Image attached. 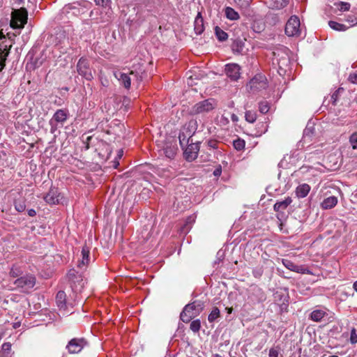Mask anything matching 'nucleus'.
I'll use <instances>...</instances> for the list:
<instances>
[{
  "label": "nucleus",
  "mask_w": 357,
  "mask_h": 357,
  "mask_svg": "<svg viewBox=\"0 0 357 357\" xmlns=\"http://www.w3.org/2000/svg\"><path fill=\"white\" fill-rule=\"evenodd\" d=\"M353 287L354 289H355V291L357 292V281H356L354 284H353Z\"/></svg>",
  "instance_id": "774afa93"
},
{
  "label": "nucleus",
  "mask_w": 357,
  "mask_h": 357,
  "mask_svg": "<svg viewBox=\"0 0 357 357\" xmlns=\"http://www.w3.org/2000/svg\"><path fill=\"white\" fill-rule=\"evenodd\" d=\"M86 8V5L83 7H80V4L74 3L73 5H69L68 8L73 11L74 15H79L82 14L85 12L84 8Z\"/></svg>",
  "instance_id": "473e14b6"
},
{
  "label": "nucleus",
  "mask_w": 357,
  "mask_h": 357,
  "mask_svg": "<svg viewBox=\"0 0 357 357\" xmlns=\"http://www.w3.org/2000/svg\"><path fill=\"white\" fill-rule=\"evenodd\" d=\"M32 64L33 66V68H37L40 66L42 61H39L38 59H36Z\"/></svg>",
  "instance_id": "0e129e2a"
},
{
  "label": "nucleus",
  "mask_w": 357,
  "mask_h": 357,
  "mask_svg": "<svg viewBox=\"0 0 357 357\" xmlns=\"http://www.w3.org/2000/svg\"><path fill=\"white\" fill-rule=\"evenodd\" d=\"M178 151L176 142L174 144H167L163 149L164 154L168 158H174Z\"/></svg>",
  "instance_id": "4be33fe9"
},
{
  "label": "nucleus",
  "mask_w": 357,
  "mask_h": 357,
  "mask_svg": "<svg viewBox=\"0 0 357 357\" xmlns=\"http://www.w3.org/2000/svg\"><path fill=\"white\" fill-rule=\"evenodd\" d=\"M20 271L16 268H12L10 271V275L13 278H16L19 275Z\"/></svg>",
  "instance_id": "bf43d9fd"
},
{
  "label": "nucleus",
  "mask_w": 357,
  "mask_h": 357,
  "mask_svg": "<svg viewBox=\"0 0 357 357\" xmlns=\"http://www.w3.org/2000/svg\"><path fill=\"white\" fill-rule=\"evenodd\" d=\"M231 120L234 121V122H236L238 121V116L236 115V114H232L231 115Z\"/></svg>",
  "instance_id": "338daca9"
},
{
  "label": "nucleus",
  "mask_w": 357,
  "mask_h": 357,
  "mask_svg": "<svg viewBox=\"0 0 357 357\" xmlns=\"http://www.w3.org/2000/svg\"><path fill=\"white\" fill-rule=\"evenodd\" d=\"M96 3L102 7H107L111 2V0H94Z\"/></svg>",
  "instance_id": "864d4df0"
},
{
  "label": "nucleus",
  "mask_w": 357,
  "mask_h": 357,
  "mask_svg": "<svg viewBox=\"0 0 357 357\" xmlns=\"http://www.w3.org/2000/svg\"><path fill=\"white\" fill-rule=\"evenodd\" d=\"M300 20L298 17L291 16L285 26V33L288 36H296L300 33Z\"/></svg>",
  "instance_id": "1a4fd4ad"
},
{
  "label": "nucleus",
  "mask_w": 357,
  "mask_h": 357,
  "mask_svg": "<svg viewBox=\"0 0 357 357\" xmlns=\"http://www.w3.org/2000/svg\"><path fill=\"white\" fill-rule=\"evenodd\" d=\"M215 34L220 42L225 41L228 38V34L218 26L215 27Z\"/></svg>",
  "instance_id": "2f4dec72"
},
{
  "label": "nucleus",
  "mask_w": 357,
  "mask_h": 357,
  "mask_svg": "<svg viewBox=\"0 0 357 357\" xmlns=\"http://www.w3.org/2000/svg\"><path fill=\"white\" fill-rule=\"evenodd\" d=\"M337 7L341 11H347L350 9L351 5L348 2L340 1L337 4Z\"/></svg>",
  "instance_id": "8fccbe9b"
},
{
  "label": "nucleus",
  "mask_w": 357,
  "mask_h": 357,
  "mask_svg": "<svg viewBox=\"0 0 357 357\" xmlns=\"http://www.w3.org/2000/svg\"><path fill=\"white\" fill-rule=\"evenodd\" d=\"M198 124L195 119H191L187 122L182 128L181 130L184 132V134L190 136L191 137L195 135L197 130Z\"/></svg>",
  "instance_id": "f3484780"
},
{
  "label": "nucleus",
  "mask_w": 357,
  "mask_h": 357,
  "mask_svg": "<svg viewBox=\"0 0 357 357\" xmlns=\"http://www.w3.org/2000/svg\"><path fill=\"white\" fill-rule=\"evenodd\" d=\"M195 31L197 35L203 33L204 30V20L200 13H198L195 20Z\"/></svg>",
  "instance_id": "5701e85b"
},
{
  "label": "nucleus",
  "mask_w": 357,
  "mask_h": 357,
  "mask_svg": "<svg viewBox=\"0 0 357 357\" xmlns=\"http://www.w3.org/2000/svg\"><path fill=\"white\" fill-rule=\"evenodd\" d=\"M274 298L275 301H280L282 305L285 304V303L287 302V296L279 291H277L274 294Z\"/></svg>",
  "instance_id": "79ce46f5"
},
{
  "label": "nucleus",
  "mask_w": 357,
  "mask_h": 357,
  "mask_svg": "<svg viewBox=\"0 0 357 357\" xmlns=\"http://www.w3.org/2000/svg\"><path fill=\"white\" fill-rule=\"evenodd\" d=\"M283 265L290 271L298 272V266L294 264L292 261L288 259L282 260Z\"/></svg>",
  "instance_id": "4c0bfd02"
},
{
  "label": "nucleus",
  "mask_w": 357,
  "mask_h": 357,
  "mask_svg": "<svg viewBox=\"0 0 357 357\" xmlns=\"http://www.w3.org/2000/svg\"><path fill=\"white\" fill-rule=\"evenodd\" d=\"M240 66L236 63H229L225 66V72L228 77L236 81L240 77Z\"/></svg>",
  "instance_id": "4468645a"
},
{
  "label": "nucleus",
  "mask_w": 357,
  "mask_h": 357,
  "mask_svg": "<svg viewBox=\"0 0 357 357\" xmlns=\"http://www.w3.org/2000/svg\"><path fill=\"white\" fill-rule=\"evenodd\" d=\"M328 24L330 27L335 31H344L347 29L346 25L343 24L338 23L335 21H329Z\"/></svg>",
  "instance_id": "72a5a7b5"
},
{
  "label": "nucleus",
  "mask_w": 357,
  "mask_h": 357,
  "mask_svg": "<svg viewBox=\"0 0 357 357\" xmlns=\"http://www.w3.org/2000/svg\"><path fill=\"white\" fill-rule=\"evenodd\" d=\"M245 120L249 123H254L257 119V114L255 112L247 111L245 114Z\"/></svg>",
  "instance_id": "37998d69"
},
{
  "label": "nucleus",
  "mask_w": 357,
  "mask_h": 357,
  "mask_svg": "<svg viewBox=\"0 0 357 357\" xmlns=\"http://www.w3.org/2000/svg\"><path fill=\"white\" fill-rule=\"evenodd\" d=\"M220 316V310L217 307H213L211 313L208 317V320L210 323L215 321Z\"/></svg>",
  "instance_id": "c9c22d12"
},
{
  "label": "nucleus",
  "mask_w": 357,
  "mask_h": 357,
  "mask_svg": "<svg viewBox=\"0 0 357 357\" xmlns=\"http://www.w3.org/2000/svg\"><path fill=\"white\" fill-rule=\"evenodd\" d=\"M56 303L60 310L67 309L66 294L63 291H59L56 296Z\"/></svg>",
  "instance_id": "6ab92c4d"
},
{
  "label": "nucleus",
  "mask_w": 357,
  "mask_h": 357,
  "mask_svg": "<svg viewBox=\"0 0 357 357\" xmlns=\"http://www.w3.org/2000/svg\"><path fill=\"white\" fill-rule=\"evenodd\" d=\"M6 42V37L0 32V71H1L6 66V60L10 53V49L11 47V45L8 46L5 44Z\"/></svg>",
  "instance_id": "f8f14e48"
},
{
  "label": "nucleus",
  "mask_w": 357,
  "mask_h": 357,
  "mask_svg": "<svg viewBox=\"0 0 357 357\" xmlns=\"http://www.w3.org/2000/svg\"><path fill=\"white\" fill-rule=\"evenodd\" d=\"M250 90L253 93L260 91L267 87V79L264 75H256L249 82Z\"/></svg>",
  "instance_id": "6e6552de"
},
{
  "label": "nucleus",
  "mask_w": 357,
  "mask_h": 357,
  "mask_svg": "<svg viewBox=\"0 0 357 357\" xmlns=\"http://www.w3.org/2000/svg\"><path fill=\"white\" fill-rule=\"evenodd\" d=\"M350 342L351 344H356L357 342V334L354 328L351 331Z\"/></svg>",
  "instance_id": "3c124183"
},
{
  "label": "nucleus",
  "mask_w": 357,
  "mask_h": 357,
  "mask_svg": "<svg viewBox=\"0 0 357 357\" xmlns=\"http://www.w3.org/2000/svg\"><path fill=\"white\" fill-rule=\"evenodd\" d=\"M344 91V89L342 87H339L337 90L331 96L332 104L333 105H336L337 101L339 99V96Z\"/></svg>",
  "instance_id": "ea45409f"
},
{
  "label": "nucleus",
  "mask_w": 357,
  "mask_h": 357,
  "mask_svg": "<svg viewBox=\"0 0 357 357\" xmlns=\"http://www.w3.org/2000/svg\"><path fill=\"white\" fill-rule=\"evenodd\" d=\"M234 1L237 6L246 8L250 5L252 0H234Z\"/></svg>",
  "instance_id": "a18cd8bd"
},
{
  "label": "nucleus",
  "mask_w": 357,
  "mask_h": 357,
  "mask_svg": "<svg viewBox=\"0 0 357 357\" xmlns=\"http://www.w3.org/2000/svg\"><path fill=\"white\" fill-rule=\"evenodd\" d=\"M348 80L352 84H357V72L351 73L349 76Z\"/></svg>",
  "instance_id": "6e6d98bb"
},
{
  "label": "nucleus",
  "mask_w": 357,
  "mask_h": 357,
  "mask_svg": "<svg viewBox=\"0 0 357 357\" xmlns=\"http://www.w3.org/2000/svg\"><path fill=\"white\" fill-rule=\"evenodd\" d=\"M269 109L270 106L267 101H261L259 103V110L261 114H266Z\"/></svg>",
  "instance_id": "a19ab883"
},
{
  "label": "nucleus",
  "mask_w": 357,
  "mask_h": 357,
  "mask_svg": "<svg viewBox=\"0 0 357 357\" xmlns=\"http://www.w3.org/2000/svg\"><path fill=\"white\" fill-rule=\"evenodd\" d=\"M349 142L354 149H357V132L351 135L349 137Z\"/></svg>",
  "instance_id": "09e8293b"
},
{
  "label": "nucleus",
  "mask_w": 357,
  "mask_h": 357,
  "mask_svg": "<svg viewBox=\"0 0 357 357\" xmlns=\"http://www.w3.org/2000/svg\"><path fill=\"white\" fill-rule=\"evenodd\" d=\"M93 139L92 136H88L85 139H83V142L85 144V149L88 150L90 148L91 141Z\"/></svg>",
  "instance_id": "13d9d810"
},
{
  "label": "nucleus",
  "mask_w": 357,
  "mask_h": 357,
  "mask_svg": "<svg viewBox=\"0 0 357 357\" xmlns=\"http://www.w3.org/2000/svg\"><path fill=\"white\" fill-rule=\"evenodd\" d=\"M245 38L238 37L233 40L231 50L235 54H242L245 47Z\"/></svg>",
  "instance_id": "a211bd4d"
},
{
  "label": "nucleus",
  "mask_w": 357,
  "mask_h": 357,
  "mask_svg": "<svg viewBox=\"0 0 357 357\" xmlns=\"http://www.w3.org/2000/svg\"><path fill=\"white\" fill-rule=\"evenodd\" d=\"M218 144L219 142H218L215 139H210L207 142L208 146L213 149H216L218 148Z\"/></svg>",
  "instance_id": "603ef678"
},
{
  "label": "nucleus",
  "mask_w": 357,
  "mask_h": 357,
  "mask_svg": "<svg viewBox=\"0 0 357 357\" xmlns=\"http://www.w3.org/2000/svg\"><path fill=\"white\" fill-rule=\"evenodd\" d=\"M67 275L73 291L75 293L80 292L85 284L82 274L75 269H70Z\"/></svg>",
  "instance_id": "7ed1b4c3"
},
{
  "label": "nucleus",
  "mask_w": 357,
  "mask_h": 357,
  "mask_svg": "<svg viewBox=\"0 0 357 357\" xmlns=\"http://www.w3.org/2000/svg\"><path fill=\"white\" fill-rule=\"evenodd\" d=\"M249 298L253 303H256L264 301L266 296L261 288L257 286H255L250 289Z\"/></svg>",
  "instance_id": "ddd939ff"
},
{
  "label": "nucleus",
  "mask_w": 357,
  "mask_h": 357,
  "mask_svg": "<svg viewBox=\"0 0 357 357\" xmlns=\"http://www.w3.org/2000/svg\"><path fill=\"white\" fill-rule=\"evenodd\" d=\"M11 346L10 342L3 343L0 351V357H12L13 352H12Z\"/></svg>",
  "instance_id": "bb28decb"
},
{
  "label": "nucleus",
  "mask_w": 357,
  "mask_h": 357,
  "mask_svg": "<svg viewBox=\"0 0 357 357\" xmlns=\"http://www.w3.org/2000/svg\"><path fill=\"white\" fill-rule=\"evenodd\" d=\"M116 77L119 79L121 84L127 89H130L131 84V79L128 74L124 73H119L115 75Z\"/></svg>",
  "instance_id": "b1692460"
},
{
  "label": "nucleus",
  "mask_w": 357,
  "mask_h": 357,
  "mask_svg": "<svg viewBox=\"0 0 357 357\" xmlns=\"http://www.w3.org/2000/svg\"><path fill=\"white\" fill-rule=\"evenodd\" d=\"M87 344L84 338H73L68 342L66 348L69 354H78Z\"/></svg>",
  "instance_id": "9b49d317"
},
{
  "label": "nucleus",
  "mask_w": 357,
  "mask_h": 357,
  "mask_svg": "<svg viewBox=\"0 0 357 357\" xmlns=\"http://www.w3.org/2000/svg\"><path fill=\"white\" fill-rule=\"evenodd\" d=\"M14 284L23 292H28L35 286L36 278L31 274L25 275L15 280Z\"/></svg>",
  "instance_id": "39448f33"
},
{
  "label": "nucleus",
  "mask_w": 357,
  "mask_h": 357,
  "mask_svg": "<svg viewBox=\"0 0 357 357\" xmlns=\"http://www.w3.org/2000/svg\"><path fill=\"white\" fill-rule=\"evenodd\" d=\"M289 0H269V7L272 9H281L285 7Z\"/></svg>",
  "instance_id": "cd10ccee"
},
{
  "label": "nucleus",
  "mask_w": 357,
  "mask_h": 357,
  "mask_svg": "<svg viewBox=\"0 0 357 357\" xmlns=\"http://www.w3.org/2000/svg\"><path fill=\"white\" fill-rule=\"evenodd\" d=\"M312 134V128H306L304 130L303 135L304 137H310Z\"/></svg>",
  "instance_id": "052dcab7"
},
{
  "label": "nucleus",
  "mask_w": 357,
  "mask_h": 357,
  "mask_svg": "<svg viewBox=\"0 0 357 357\" xmlns=\"http://www.w3.org/2000/svg\"><path fill=\"white\" fill-rule=\"evenodd\" d=\"M15 208L18 212H23L26 209L25 201L23 199H17L14 202Z\"/></svg>",
  "instance_id": "e433bc0d"
},
{
  "label": "nucleus",
  "mask_w": 357,
  "mask_h": 357,
  "mask_svg": "<svg viewBox=\"0 0 357 357\" xmlns=\"http://www.w3.org/2000/svg\"><path fill=\"white\" fill-rule=\"evenodd\" d=\"M218 106V102L214 98H208L196 103L191 109L190 114L197 115L211 112Z\"/></svg>",
  "instance_id": "f03ea898"
},
{
  "label": "nucleus",
  "mask_w": 357,
  "mask_h": 357,
  "mask_svg": "<svg viewBox=\"0 0 357 357\" xmlns=\"http://www.w3.org/2000/svg\"><path fill=\"white\" fill-rule=\"evenodd\" d=\"M337 199L335 196H330L324 199L321 203V207L324 209H330L336 206Z\"/></svg>",
  "instance_id": "393cba45"
},
{
  "label": "nucleus",
  "mask_w": 357,
  "mask_h": 357,
  "mask_svg": "<svg viewBox=\"0 0 357 357\" xmlns=\"http://www.w3.org/2000/svg\"><path fill=\"white\" fill-rule=\"evenodd\" d=\"M221 173H222V167H221V166H220V165H219V166H218V167H216V168L215 169V170L213 171V175H214L215 176H220Z\"/></svg>",
  "instance_id": "680f3d73"
},
{
  "label": "nucleus",
  "mask_w": 357,
  "mask_h": 357,
  "mask_svg": "<svg viewBox=\"0 0 357 357\" xmlns=\"http://www.w3.org/2000/svg\"><path fill=\"white\" fill-rule=\"evenodd\" d=\"M347 21L353 23V25L357 24V19L354 16L349 15Z\"/></svg>",
  "instance_id": "e2e57ef3"
},
{
  "label": "nucleus",
  "mask_w": 357,
  "mask_h": 357,
  "mask_svg": "<svg viewBox=\"0 0 357 357\" xmlns=\"http://www.w3.org/2000/svg\"><path fill=\"white\" fill-rule=\"evenodd\" d=\"M263 270L261 268H256L252 271V274L255 278H259L262 275Z\"/></svg>",
  "instance_id": "4d7b16f0"
},
{
  "label": "nucleus",
  "mask_w": 357,
  "mask_h": 357,
  "mask_svg": "<svg viewBox=\"0 0 357 357\" xmlns=\"http://www.w3.org/2000/svg\"><path fill=\"white\" fill-rule=\"evenodd\" d=\"M233 146L237 151H242L245 148V142L243 139L238 138L234 140Z\"/></svg>",
  "instance_id": "58836bf2"
},
{
  "label": "nucleus",
  "mask_w": 357,
  "mask_h": 357,
  "mask_svg": "<svg viewBox=\"0 0 357 357\" xmlns=\"http://www.w3.org/2000/svg\"><path fill=\"white\" fill-rule=\"evenodd\" d=\"M201 328V322L199 319H196L190 323V328L194 333H198Z\"/></svg>",
  "instance_id": "c03bdc74"
},
{
  "label": "nucleus",
  "mask_w": 357,
  "mask_h": 357,
  "mask_svg": "<svg viewBox=\"0 0 357 357\" xmlns=\"http://www.w3.org/2000/svg\"><path fill=\"white\" fill-rule=\"evenodd\" d=\"M68 116V110L63 109H57L53 115L52 119L50 121V124L51 126V132H54V130L56 129L58 123H61V125H63V123L66 121Z\"/></svg>",
  "instance_id": "9d476101"
},
{
  "label": "nucleus",
  "mask_w": 357,
  "mask_h": 357,
  "mask_svg": "<svg viewBox=\"0 0 357 357\" xmlns=\"http://www.w3.org/2000/svg\"><path fill=\"white\" fill-rule=\"evenodd\" d=\"M89 248L86 246H84L82 249V260L79 261L77 264V268L79 269H83L84 267H86L89 261Z\"/></svg>",
  "instance_id": "412c9836"
},
{
  "label": "nucleus",
  "mask_w": 357,
  "mask_h": 357,
  "mask_svg": "<svg viewBox=\"0 0 357 357\" xmlns=\"http://www.w3.org/2000/svg\"><path fill=\"white\" fill-rule=\"evenodd\" d=\"M195 317V316L192 313H191L188 311H186L185 310V307L183 308V311L181 312V313L180 314V319L184 323L189 322Z\"/></svg>",
  "instance_id": "f704fd0d"
},
{
  "label": "nucleus",
  "mask_w": 357,
  "mask_h": 357,
  "mask_svg": "<svg viewBox=\"0 0 357 357\" xmlns=\"http://www.w3.org/2000/svg\"><path fill=\"white\" fill-rule=\"evenodd\" d=\"M225 14L227 18L230 20H236L240 17L239 14L231 7H227L225 8Z\"/></svg>",
  "instance_id": "c85d7f7f"
},
{
  "label": "nucleus",
  "mask_w": 357,
  "mask_h": 357,
  "mask_svg": "<svg viewBox=\"0 0 357 357\" xmlns=\"http://www.w3.org/2000/svg\"><path fill=\"white\" fill-rule=\"evenodd\" d=\"M292 202L290 197H286L282 201H278L273 206V209L276 212H283Z\"/></svg>",
  "instance_id": "aec40b11"
},
{
  "label": "nucleus",
  "mask_w": 357,
  "mask_h": 357,
  "mask_svg": "<svg viewBox=\"0 0 357 357\" xmlns=\"http://www.w3.org/2000/svg\"><path fill=\"white\" fill-rule=\"evenodd\" d=\"M145 74L144 70L140 69L139 72L131 70L130 75L135 77L136 80L141 82L143 79V75Z\"/></svg>",
  "instance_id": "de8ad7c7"
},
{
  "label": "nucleus",
  "mask_w": 357,
  "mask_h": 357,
  "mask_svg": "<svg viewBox=\"0 0 357 357\" xmlns=\"http://www.w3.org/2000/svg\"><path fill=\"white\" fill-rule=\"evenodd\" d=\"M178 139L180 146L182 149H184V146L188 143L191 142V140H192L190 136L184 134V132H183L181 130L179 132Z\"/></svg>",
  "instance_id": "c756f323"
},
{
  "label": "nucleus",
  "mask_w": 357,
  "mask_h": 357,
  "mask_svg": "<svg viewBox=\"0 0 357 357\" xmlns=\"http://www.w3.org/2000/svg\"><path fill=\"white\" fill-rule=\"evenodd\" d=\"M204 307V303L201 301H195L185 306V310L192 313L195 317L200 314Z\"/></svg>",
  "instance_id": "2eb2a0df"
},
{
  "label": "nucleus",
  "mask_w": 357,
  "mask_h": 357,
  "mask_svg": "<svg viewBox=\"0 0 357 357\" xmlns=\"http://www.w3.org/2000/svg\"><path fill=\"white\" fill-rule=\"evenodd\" d=\"M84 33H86V36L91 35L92 32L91 24L89 21H85L83 22V28L82 29Z\"/></svg>",
  "instance_id": "49530a36"
},
{
  "label": "nucleus",
  "mask_w": 357,
  "mask_h": 357,
  "mask_svg": "<svg viewBox=\"0 0 357 357\" xmlns=\"http://www.w3.org/2000/svg\"><path fill=\"white\" fill-rule=\"evenodd\" d=\"M27 212L28 215L31 217H34L36 215V211L33 208L29 209Z\"/></svg>",
  "instance_id": "69168bd1"
},
{
  "label": "nucleus",
  "mask_w": 357,
  "mask_h": 357,
  "mask_svg": "<svg viewBox=\"0 0 357 357\" xmlns=\"http://www.w3.org/2000/svg\"><path fill=\"white\" fill-rule=\"evenodd\" d=\"M310 190V186L308 184L303 183L299 185L296 190V193L298 197H305Z\"/></svg>",
  "instance_id": "a878e982"
},
{
  "label": "nucleus",
  "mask_w": 357,
  "mask_h": 357,
  "mask_svg": "<svg viewBox=\"0 0 357 357\" xmlns=\"http://www.w3.org/2000/svg\"><path fill=\"white\" fill-rule=\"evenodd\" d=\"M77 70L79 75L84 77L86 80H91L93 78L89 62L85 58H80L77 64Z\"/></svg>",
  "instance_id": "0eeeda50"
},
{
  "label": "nucleus",
  "mask_w": 357,
  "mask_h": 357,
  "mask_svg": "<svg viewBox=\"0 0 357 357\" xmlns=\"http://www.w3.org/2000/svg\"><path fill=\"white\" fill-rule=\"evenodd\" d=\"M273 63H277L280 70H286L290 63L289 50L287 47L280 46L273 52Z\"/></svg>",
  "instance_id": "f257e3e1"
},
{
  "label": "nucleus",
  "mask_w": 357,
  "mask_h": 357,
  "mask_svg": "<svg viewBox=\"0 0 357 357\" xmlns=\"http://www.w3.org/2000/svg\"><path fill=\"white\" fill-rule=\"evenodd\" d=\"M326 315V313L321 310H315L312 312L310 314V318L312 320L314 321H320Z\"/></svg>",
  "instance_id": "7c9ffc66"
},
{
  "label": "nucleus",
  "mask_w": 357,
  "mask_h": 357,
  "mask_svg": "<svg viewBox=\"0 0 357 357\" xmlns=\"http://www.w3.org/2000/svg\"><path fill=\"white\" fill-rule=\"evenodd\" d=\"M279 349L277 348H271L269 350L268 356L269 357H278Z\"/></svg>",
  "instance_id": "5fc2aeb1"
},
{
  "label": "nucleus",
  "mask_w": 357,
  "mask_h": 357,
  "mask_svg": "<svg viewBox=\"0 0 357 357\" xmlns=\"http://www.w3.org/2000/svg\"><path fill=\"white\" fill-rule=\"evenodd\" d=\"M60 193L56 188H51L48 193L44 197L45 201L49 204H57L59 202Z\"/></svg>",
  "instance_id": "dca6fc26"
},
{
  "label": "nucleus",
  "mask_w": 357,
  "mask_h": 357,
  "mask_svg": "<svg viewBox=\"0 0 357 357\" xmlns=\"http://www.w3.org/2000/svg\"><path fill=\"white\" fill-rule=\"evenodd\" d=\"M28 13L26 8L14 10L12 12V18L10 20V26L13 29H20L24 27L27 22Z\"/></svg>",
  "instance_id": "20e7f679"
},
{
  "label": "nucleus",
  "mask_w": 357,
  "mask_h": 357,
  "mask_svg": "<svg viewBox=\"0 0 357 357\" xmlns=\"http://www.w3.org/2000/svg\"><path fill=\"white\" fill-rule=\"evenodd\" d=\"M200 142H193V140H191V142L185 145L184 149H182L184 158L188 162L195 160L198 156Z\"/></svg>",
  "instance_id": "423d86ee"
}]
</instances>
